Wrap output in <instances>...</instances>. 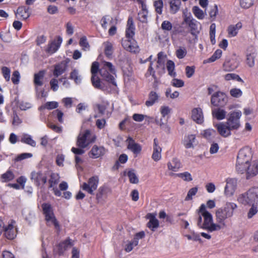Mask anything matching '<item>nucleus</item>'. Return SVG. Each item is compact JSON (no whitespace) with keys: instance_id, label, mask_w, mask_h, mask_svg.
<instances>
[{"instance_id":"22","label":"nucleus","mask_w":258,"mask_h":258,"mask_svg":"<svg viewBox=\"0 0 258 258\" xmlns=\"http://www.w3.org/2000/svg\"><path fill=\"white\" fill-rule=\"evenodd\" d=\"M162 148L159 145L157 138L154 139L153 152L152 155V159L155 161H158L161 158Z\"/></svg>"},{"instance_id":"52","label":"nucleus","mask_w":258,"mask_h":258,"mask_svg":"<svg viewBox=\"0 0 258 258\" xmlns=\"http://www.w3.org/2000/svg\"><path fill=\"white\" fill-rule=\"evenodd\" d=\"M79 44L84 50L87 51L89 49L90 45L88 43L86 37L83 36L80 38Z\"/></svg>"},{"instance_id":"37","label":"nucleus","mask_w":258,"mask_h":258,"mask_svg":"<svg viewBox=\"0 0 258 258\" xmlns=\"http://www.w3.org/2000/svg\"><path fill=\"white\" fill-rule=\"evenodd\" d=\"M181 4L180 0H171L169 2L170 13L172 14H176L179 11Z\"/></svg>"},{"instance_id":"32","label":"nucleus","mask_w":258,"mask_h":258,"mask_svg":"<svg viewBox=\"0 0 258 258\" xmlns=\"http://www.w3.org/2000/svg\"><path fill=\"white\" fill-rule=\"evenodd\" d=\"M201 136L209 141H212L217 135L215 130L212 128H208L201 131Z\"/></svg>"},{"instance_id":"46","label":"nucleus","mask_w":258,"mask_h":258,"mask_svg":"<svg viewBox=\"0 0 258 258\" xmlns=\"http://www.w3.org/2000/svg\"><path fill=\"white\" fill-rule=\"evenodd\" d=\"M199 22L194 19L192 21L190 22V23L188 25L190 29V33L195 36L196 35V32H199L198 31V26Z\"/></svg>"},{"instance_id":"63","label":"nucleus","mask_w":258,"mask_h":258,"mask_svg":"<svg viewBox=\"0 0 258 258\" xmlns=\"http://www.w3.org/2000/svg\"><path fill=\"white\" fill-rule=\"evenodd\" d=\"M53 114L57 118L58 121L59 122L62 123L63 122L62 118L63 116V113L60 110L56 109L53 112Z\"/></svg>"},{"instance_id":"42","label":"nucleus","mask_w":258,"mask_h":258,"mask_svg":"<svg viewBox=\"0 0 258 258\" xmlns=\"http://www.w3.org/2000/svg\"><path fill=\"white\" fill-rule=\"evenodd\" d=\"M192 11L195 16L199 20L204 19L206 15V13H204L203 11L198 6L193 7Z\"/></svg>"},{"instance_id":"12","label":"nucleus","mask_w":258,"mask_h":258,"mask_svg":"<svg viewBox=\"0 0 258 258\" xmlns=\"http://www.w3.org/2000/svg\"><path fill=\"white\" fill-rule=\"evenodd\" d=\"M4 236L10 240L14 239L17 234V228L15 221H11L8 224L3 226Z\"/></svg>"},{"instance_id":"18","label":"nucleus","mask_w":258,"mask_h":258,"mask_svg":"<svg viewBox=\"0 0 258 258\" xmlns=\"http://www.w3.org/2000/svg\"><path fill=\"white\" fill-rule=\"evenodd\" d=\"M135 26L134 23L133 19L132 17H129L127 24L126 26L125 30V38H134L135 35Z\"/></svg>"},{"instance_id":"54","label":"nucleus","mask_w":258,"mask_h":258,"mask_svg":"<svg viewBox=\"0 0 258 258\" xmlns=\"http://www.w3.org/2000/svg\"><path fill=\"white\" fill-rule=\"evenodd\" d=\"M171 109L167 106H162L160 108V113L163 117H165L166 116L169 114L171 112Z\"/></svg>"},{"instance_id":"53","label":"nucleus","mask_w":258,"mask_h":258,"mask_svg":"<svg viewBox=\"0 0 258 258\" xmlns=\"http://www.w3.org/2000/svg\"><path fill=\"white\" fill-rule=\"evenodd\" d=\"M145 118H148L149 119H153L152 117H150L142 114L135 113L133 116V119L138 122L142 121L145 119Z\"/></svg>"},{"instance_id":"33","label":"nucleus","mask_w":258,"mask_h":258,"mask_svg":"<svg viewBox=\"0 0 258 258\" xmlns=\"http://www.w3.org/2000/svg\"><path fill=\"white\" fill-rule=\"evenodd\" d=\"M30 15L29 8L25 6L20 7L17 10L16 15L23 19H27Z\"/></svg>"},{"instance_id":"30","label":"nucleus","mask_w":258,"mask_h":258,"mask_svg":"<svg viewBox=\"0 0 258 258\" xmlns=\"http://www.w3.org/2000/svg\"><path fill=\"white\" fill-rule=\"evenodd\" d=\"M212 114L213 117L217 120H221L225 118L227 112L224 109L221 108H217L212 109Z\"/></svg>"},{"instance_id":"5","label":"nucleus","mask_w":258,"mask_h":258,"mask_svg":"<svg viewBox=\"0 0 258 258\" xmlns=\"http://www.w3.org/2000/svg\"><path fill=\"white\" fill-rule=\"evenodd\" d=\"M99 73L103 79L109 83L116 86V83L113 75H115L116 70L114 66L110 62L103 61L100 64Z\"/></svg>"},{"instance_id":"34","label":"nucleus","mask_w":258,"mask_h":258,"mask_svg":"<svg viewBox=\"0 0 258 258\" xmlns=\"http://www.w3.org/2000/svg\"><path fill=\"white\" fill-rule=\"evenodd\" d=\"M159 95L156 92L153 91H151L149 94L148 99L145 102L146 105L148 107L153 105L157 101Z\"/></svg>"},{"instance_id":"8","label":"nucleus","mask_w":258,"mask_h":258,"mask_svg":"<svg viewBox=\"0 0 258 258\" xmlns=\"http://www.w3.org/2000/svg\"><path fill=\"white\" fill-rule=\"evenodd\" d=\"M42 208L47 224L49 225H53L55 229L59 230V225L55 218L51 206L48 203H44L42 205Z\"/></svg>"},{"instance_id":"15","label":"nucleus","mask_w":258,"mask_h":258,"mask_svg":"<svg viewBox=\"0 0 258 258\" xmlns=\"http://www.w3.org/2000/svg\"><path fill=\"white\" fill-rule=\"evenodd\" d=\"M237 186V180L234 178L226 179V184L224 189V195L227 197L232 196Z\"/></svg>"},{"instance_id":"29","label":"nucleus","mask_w":258,"mask_h":258,"mask_svg":"<svg viewBox=\"0 0 258 258\" xmlns=\"http://www.w3.org/2000/svg\"><path fill=\"white\" fill-rule=\"evenodd\" d=\"M196 136L194 135H188L184 137L183 144L187 149L192 148L196 142Z\"/></svg>"},{"instance_id":"9","label":"nucleus","mask_w":258,"mask_h":258,"mask_svg":"<svg viewBox=\"0 0 258 258\" xmlns=\"http://www.w3.org/2000/svg\"><path fill=\"white\" fill-rule=\"evenodd\" d=\"M99 70V63L96 61L92 63L91 72L92 74L91 82L93 86L97 89L105 90L106 88L103 84L101 82L100 79L97 76Z\"/></svg>"},{"instance_id":"57","label":"nucleus","mask_w":258,"mask_h":258,"mask_svg":"<svg viewBox=\"0 0 258 258\" xmlns=\"http://www.w3.org/2000/svg\"><path fill=\"white\" fill-rule=\"evenodd\" d=\"M73 243L71 241V240L69 239L60 243L59 244V248H63L64 250L66 251L69 248L71 247Z\"/></svg>"},{"instance_id":"64","label":"nucleus","mask_w":258,"mask_h":258,"mask_svg":"<svg viewBox=\"0 0 258 258\" xmlns=\"http://www.w3.org/2000/svg\"><path fill=\"white\" fill-rule=\"evenodd\" d=\"M58 106V103L56 101H50L46 102L44 105V108L47 109H52L56 108Z\"/></svg>"},{"instance_id":"44","label":"nucleus","mask_w":258,"mask_h":258,"mask_svg":"<svg viewBox=\"0 0 258 258\" xmlns=\"http://www.w3.org/2000/svg\"><path fill=\"white\" fill-rule=\"evenodd\" d=\"M104 46V52L107 57H110L113 53V49L112 44L108 41L103 43Z\"/></svg>"},{"instance_id":"10","label":"nucleus","mask_w":258,"mask_h":258,"mask_svg":"<svg viewBox=\"0 0 258 258\" xmlns=\"http://www.w3.org/2000/svg\"><path fill=\"white\" fill-rule=\"evenodd\" d=\"M99 178L97 175L89 178L87 182H83L80 186L81 188L90 195H94L99 184Z\"/></svg>"},{"instance_id":"13","label":"nucleus","mask_w":258,"mask_h":258,"mask_svg":"<svg viewBox=\"0 0 258 258\" xmlns=\"http://www.w3.org/2000/svg\"><path fill=\"white\" fill-rule=\"evenodd\" d=\"M47 174L40 171H33L31 173L30 179L37 186L43 185L47 181Z\"/></svg>"},{"instance_id":"56","label":"nucleus","mask_w":258,"mask_h":258,"mask_svg":"<svg viewBox=\"0 0 258 258\" xmlns=\"http://www.w3.org/2000/svg\"><path fill=\"white\" fill-rule=\"evenodd\" d=\"M230 94L235 98H239L242 95V92L240 89L232 88L230 91Z\"/></svg>"},{"instance_id":"2","label":"nucleus","mask_w":258,"mask_h":258,"mask_svg":"<svg viewBox=\"0 0 258 258\" xmlns=\"http://www.w3.org/2000/svg\"><path fill=\"white\" fill-rule=\"evenodd\" d=\"M197 225L210 232L220 230V226L214 223L212 215L206 210L204 204H202L199 210Z\"/></svg>"},{"instance_id":"17","label":"nucleus","mask_w":258,"mask_h":258,"mask_svg":"<svg viewBox=\"0 0 258 258\" xmlns=\"http://www.w3.org/2000/svg\"><path fill=\"white\" fill-rule=\"evenodd\" d=\"M106 152L103 146L94 145L89 152V156L93 159H97L103 156Z\"/></svg>"},{"instance_id":"14","label":"nucleus","mask_w":258,"mask_h":258,"mask_svg":"<svg viewBox=\"0 0 258 258\" xmlns=\"http://www.w3.org/2000/svg\"><path fill=\"white\" fill-rule=\"evenodd\" d=\"M121 44L125 50L132 53H136L140 51L137 42L134 38L123 39L122 40Z\"/></svg>"},{"instance_id":"31","label":"nucleus","mask_w":258,"mask_h":258,"mask_svg":"<svg viewBox=\"0 0 258 258\" xmlns=\"http://www.w3.org/2000/svg\"><path fill=\"white\" fill-rule=\"evenodd\" d=\"M44 71H39L38 73L34 74V83L35 85L36 91H38V86H41L43 85V79L44 76Z\"/></svg>"},{"instance_id":"55","label":"nucleus","mask_w":258,"mask_h":258,"mask_svg":"<svg viewBox=\"0 0 258 258\" xmlns=\"http://www.w3.org/2000/svg\"><path fill=\"white\" fill-rule=\"evenodd\" d=\"M2 72L3 75L7 81H9L10 80L11 70L7 67H3L2 68Z\"/></svg>"},{"instance_id":"38","label":"nucleus","mask_w":258,"mask_h":258,"mask_svg":"<svg viewBox=\"0 0 258 258\" xmlns=\"http://www.w3.org/2000/svg\"><path fill=\"white\" fill-rule=\"evenodd\" d=\"M15 175L10 170H7L5 173L1 175V180L3 182H7L14 179Z\"/></svg>"},{"instance_id":"21","label":"nucleus","mask_w":258,"mask_h":258,"mask_svg":"<svg viewBox=\"0 0 258 258\" xmlns=\"http://www.w3.org/2000/svg\"><path fill=\"white\" fill-rule=\"evenodd\" d=\"M191 117L196 123L202 124L204 120L202 109L200 108H196L192 109Z\"/></svg>"},{"instance_id":"62","label":"nucleus","mask_w":258,"mask_h":258,"mask_svg":"<svg viewBox=\"0 0 258 258\" xmlns=\"http://www.w3.org/2000/svg\"><path fill=\"white\" fill-rule=\"evenodd\" d=\"M171 84L175 87H182L184 86V82L180 79H173L171 82Z\"/></svg>"},{"instance_id":"20","label":"nucleus","mask_w":258,"mask_h":258,"mask_svg":"<svg viewBox=\"0 0 258 258\" xmlns=\"http://www.w3.org/2000/svg\"><path fill=\"white\" fill-rule=\"evenodd\" d=\"M62 41V38L58 36L56 41L54 40L48 45L47 48L46 49V52L49 54H52L55 52L59 48Z\"/></svg>"},{"instance_id":"23","label":"nucleus","mask_w":258,"mask_h":258,"mask_svg":"<svg viewBox=\"0 0 258 258\" xmlns=\"http://www.w3.org/2000/svg\"><path fill=\"white\" fill-rule=\"evenodd\" d=\"M239 66V62L234 59L226 60L223 64V70L230 72L235 70Z\"/></svg>"},{"instance_id":"36","label":"nucleus","mask_w":258,"mask_h":258,"mask_svg":"<svg viewBox=\"0 0 258 258\" xmlns=\"http://www.w3.org/2000/svg\"><path fill=\"white\" fill-rule=\"evenodd\" d=\"M138 245V242L133 239L131 240H126L123 243V247L126 252L131 251L133 248Z\"/></svg>"},{"instance_id":"48","label":"nucleus","mask_w":258,"mask_h":258,"mask_svg":"<svg viewBox=\"0 0 258 258\" xmlns=\"http://www.w3.org/2000/svg\"><path fill=\"white\" fill-rule=\"evenodd\" d=\"M127 176L129 178L130 181L132 183L136 184V183H138L139 182L138 177H137L134 170H130L127 172Z\"/></svg>"},{"instance_id":"61","label":"nucleus","mask_w":258,"mask_h":258,"mask_svg":"<svg viewBox=\"0 0 258 258\" xmlns=\"http://www.w3.org/2000/svg\"><path fill=\"white\" fill-rule=\"evenodd\" d=\"M187 51L184 48H179L176 51V55L179 59L183 58L186 54Z\"/></svg>"},{"instance_id":"16","label":"nucleus","mask_w":258,"mask_h":258,"mask_svg":"<svg viewBox=\"0 0 258 258\" xmlns=\"http://www.w3.org/2000/svg\"><path fill=\"white\" fill-rule=\"evenodd\" d=\"M127 143V148L132 151L136 155L139 154L142 151L141 146L136 143L135 140L131 137H128L126 140Z\"/></svg>"},{"instance_id":"50","label":"nucleus","mask_w":258,"mask_h":258,"mask_svg":"<svg viewBox=\"0 0 258 258\" xmlns=\"http://www.w3.org/2000/svg\"><path fill=\"white\" fill-rule=\"evenodd\" d=\"M154 6L157 13L161 15L162 13V9L163 6L162 0L155 1L154 2Z\"/></svg>"},{"instance_id":"41","label":"nucleus","mask_w":258,"mask_h":258,"mask_svg":"<svg viewBox=\"0 0 258 258\" xmlns=\"http://www.w3.org/2000/svg\"><path fill=\"white\" fill-rule=\"evenodd\" d=\"M21 141L32 147H35L36 145V142L32 139V137L28 134H23L22 136Z\"/></svg>"},{"instance_id":"11","label":"nucleus","mask_w":258,"mask_h":258,"mask_svg":"<svg viewBox=\"0 0 258 258\" xmlns=\"http://www.w3.org/2000/svg\"><path fill=\"white\" fill-rule=\"evenodd\" d=\"M228 102V97L223 92L217 91L214 93L211 98V104L215 106H224Z\"/></svg>"},{"instance_id":"60","label":"nucleus","mask_w":258,"mask_h":258,"mask_svg":"<svg viewBox=\"0 0 258 258\" xmlns=\"http://www.w3.org/2000/svg\"><path fill=\"white\" fill-rule=\"evenodd\" d=\"M50 85L51 89L54 92L58 90L59 88L58 80L53 78L50 81Z\"/></svg>"},{"instance_id":"35","label":"nucleus","mask_w":258,"mask_h":258,"mask_svg":"<svg viewBox=\"0 0 258 258\" xmlns=\"http://www.w3.org/2000/svg\"><path fill=\"white\" fill-rule=\"evenodd\" d=\"M248 176H253L258 173V164L253 162L251 164H248L245 171Z\"/></svg>"},{"instance_id":"19","label":"nucleus","mask_w":258,"mask_h":258,"mask_svg":"<svg viewBox=\"0 0 258 258\" xmlns=\"http://www.w3.org/2000/svg\"><path fill=\"white\" fill-rule=\"evenodd\" d=\"M256 55V51L253 48L250 47L247 49L246 62L249 67L252 68L254 66Z\"/></svg>"},{"instance_id":"4","label":"nucleus","mask_w":258,"mask_h":258,"mask_svg":"<svg viewBox=\"0 0 258 258\" xmlns=\"http://www.w3.org/2000/svg\"><path fill=\"white\" fill-rule=\"evenodd\" d=\"M251 158V154L250 148L245 147L241 149L239 151L237 157L236 170L240 173L245 172Z\"/></svg>"},{"instance_id":"28","label":"nucleus","mask_w":258,"mask_h":258,"mask_svg":"<svg viewBox=\"0 0 258 258\" xmlns=\"http://www.w3.org/2000/svg\"><path fill=\"white\" fill-rule=\"evenodd\" d=\"M167 167L169 170L176 172L182 166L180 160L176 158H174L171 161L168 162Z\"/></svg>"},{"instance_id":"45","label":"nucleus","mask_w":258,"mask_h":258,"mask_svg":"<svg viewBox=\"0 0 258 258\" xmlns=\"http://www.w3.org/2000/svg\"><path fill=\"white\" fill-rule=\"evenodd\" d=\"M222 51L221 50H216L214 54L209 58L204 61V63H210L215 61L217 59L220 58L222 55Z\"/></svg>"},{"instance_id":"49","label":"nucleus","mask_w":258,"mask_h":258,"mask_svg":"<svg viewBox=\"0 0 258 258\" xmlns=\"http://www.w3.org/2000/svg\"><path fill=\"white\" fill-rule=\"evenodd\" d=\"M59 181L58 176L54 173L51 175L50 179L49 180V187H55V185Z\"/></svg>"},{"instance_id":"43","label":"nucleus","mask_w":258,"mask_h":258,"mask_svg":"<svg viewBox=\"0 0 258 258\" xmlns=\"http://www.w3.org/2000/svg\"><path fill=\"white\" fill-rule=\"evenodd\" d=\"M166 67L167 71L168 72V74L171 77H175L176 76V72L174 71L175 70V64L174 62L171 60H169L167 61L166 63Z\"/></svg>"},{"instance_id":"3","label":"nucleus","mask_w":258,"mask_h":258,"mask_svg":"<svg viewBox=\"0 0 258 258\" xmlns=\"http://www.w3.org/2000/svg\"><path fill=\"white\" fill-rule=\"evenodd\" d=\"M237 208L236 204L226 202L222 207L218 208L215 212L217 225L220 226V230L227 226L226 220L233 217L234 211Z\"/></svg>"},{"instance_id":"6","label":"nucleus","mask_w":258,"mask_h":258,"mask_svg":"<svg viewBox=\"0 0 258 258\" xmlns=\"http://www.w3.org/2000/svg\"><path fill=\"white\" fill-rule=\"evenodd\" d=\"M237 200L244 206L258 203V187H252L246 192L240 194Z\"/></svg>"},{"instance_id":"51","label":"nucleus","mask_w":258,"mask_h":258,"mask_svg":"<svg viewBox=\"0 0 258 258\" xmlns=\"http://www.w3.org/2000/svg\"><path fill=\"white\" fill-rule=\"evenodd\" d=\"M224 79L226 81H230L231 80H236L238 82H242L241 78L237 74L234 73L227 74L224 76Z\"/></svg>"},{"instance_id":"7","label":"nucleus","mask_w":258,"mask_h":258,"mask_svg":"<svg viewBox=\"0 0 258 258\" xmlns=\"http://www.w3.org/2000/svg\"><path fill=\"white\" fill-rule=\"evenodd\" d=\"M96 136L90 130H86L80 133L77 140L76 145L79 148H87L91 144L95 142Z\"/></svg>"},{"instance_id":"25","label":"nucleus","mask_w":258,"mask_h":258,"mask_svg":"<svg viewBox=\"0 0 258 258\" xmlns=\"http://www.w3.org/2000/svg\"><path fill=\"white\" fill-rule=\"evenodd\" d=\"M147 216L149 219L147 226L152 231H155L159 226V221L152 214H149Z\"/></svg>"},{"instance_id":"24","label":"nucleus","mask_w":258,"mask_h":258,"mask_svg":"<svg viewBox=\"0 0 258 258\" xmlns=\"http://www.w3.org/2000/svg\"><path fill=\"white\" fill-rule=\"evenodd\" d=\"M140 3L142 10L138 13V19L142 23H147L148 14L147 6L143 1H140Z\"/></svg>"},{"instance_id":"27","label":"nucleus","mask_w":258,"mask_h":258,"mask_svg":"<svg viewBox=\"0 0 258 258\" xmlns=\"http://www.w3.org/2000/svg\"><path fill=\"white\" fill-rule=\"evenodd\" d=\"M67 64L65 62H61L54 67L53 74L55 77H58L65 72Z\"/></svg>"},{"instance_id":"47","label":"nucleus","mask_w":258,"mask_h":258,"mask_svg":"<svg viewBox=\"0 0 258 258\" xmlns=\"http://www.w3.org/2000/svg\"><path fill=\"white\" fill-rule=\"evenodd\" d=\"M70 79L74 80L76 84H79L81 82V77L79 75L78 71L75 69L70 74Z\"/></svg>"},{"instance_id":"39","label":"nucleus","mask_w":258,"mask_h":258,"mask_svg":"<svg viewBox=\"0 0 258 258\" xmlns=\"http://www.w3.org/2000/svg\"><path fill=\"white\" fill-rule=\"evenodd\" d=\"M111 190L109 187L103 185L100 186L98 189V192L97 194V198H101L103 196H107L108 194H110Z\"/></svg>"},{"instance_id":"40","label":"nucleus","mask_w":258,"mask_h":258,"mask_svg":"<svg viewBox=\"0 0 258 258\" xmlns=\"http://www.w3.org/2000/svg\"><path fill=\"white\" fill-rule=\"evenodd\" d=\"M248 205L250 207L247 213V217L248 219H251L258 213V203L249 204Z\"/></svg>"},{"instance_id":"26","label":"nucleus","mask_w":258,"mask_h":258,"mask_svg":"<svg viewBox=\"0 0 258 258\" xmlns=\"http://www.w3.org/2000/svg\"><path fill=\"white\" fill-rule=\"evenodd\" d=\"M242 27V24L240 22L235 25H230L227 28V32L229 37H235L238 34L239 30Z\"/></svg>"},{"instance_id":"59","label":"nucleus","mask_w":258,"mask_h":258,"mask_svg":"<svg viewBox=\"0 0 258 258\" xmlns=\"http://www.w3.org/2000/svg\"><path fill=\"white\" fill-rule=\"evenodd\" d=\"M198 191V188L195 187L189 190L187 195L185 197V201H189L192 199V197L195 196Z\"/></svg>"},{"instance_id":"1","label":"nucleus","mask_w":258,"mask_h":258,"mask_svg":"<svg viewBox=\"0 0 258 258\" xmlns=\"http://www.w3.org/2000/svg\"><path fill=\"white\" fill-rule=\"evenodd\" d=\"M241 116L240 110L230 112L228 114L226 122H220L215 126L219 135L223 138H227L231 135V131L238 130L241 127Z\"/></svg>"},{"instance_id":"58","label":"nucleus","mask_w":258,"mask_h":258,"mask_svg":"<svg viewBox=\"0 0 258 258\" xmlns=\"http://www.w3.org/2000/svg\"><path fill=\"white\" fill-rule=\"evenodd\" d=\"M177 175L178 177L182 178L185 181H190L192 180V178L191 177L190 173H189L188 172L178 173L177 174Z\"/></svg>"}]
</instances>
